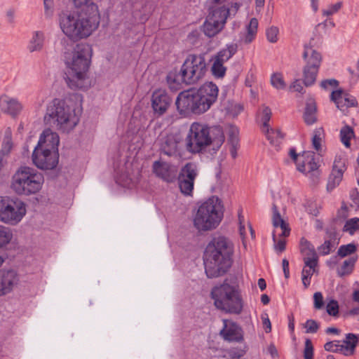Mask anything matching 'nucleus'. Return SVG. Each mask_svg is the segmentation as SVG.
<instances>
[{
  "label": "nucleus",
  "instance_id": "obj_53",
  "mask_svg": "<svg viewBox=\"0 0 359 359\" xmlns=\"http://www.w3.org/2000/svg\"><path fill=\"white\" fill-rule=\"evenodd\" d=\"M313 346L311 341L306 339L305 341V346L304 350V359H313Z\"/></svg>",
  "mask_w": 359,
  "mask_h": 359
},
{
  "label": "nucleus",
  "instance_id": "obj_9",
  "mask_svg": "<svg viewBox=\"0 0 359 359\" xmlns=\"http://www.w3.org/2000/svg\"><path fill=\"white\" fill-rule=\"evenodd\" d=\"M27 213L26 204L22 200L8 196H0V222L15 226Z\"/></svg>",
  "mask_w": 359,
  "mask_h": 359
},
{
  "label": "nucleus",
  "instance_id": "obj_44",
  "mask_svg": "<svg viewBox=\"0 0 359 359\" xmlns=\"http://www.w3.org/2000/svg\"><path fill=\"white\" fill-rule=\"evenodd\" d=\"M271 116V111L268 107H263L260 114V121L262 122V130H264L265 128H269V121Z\"/></svg>",
  "mask_w": 359,
  "mask_h": 359
},
{
  "label": "nucleus",
  "instance_id": "obj_15",
  "mask_svg": "<svg viewBox=\"0 0 359 359\" xmlns=\"http://www.w3.org/2000/svg\"><path fill=\"white\" fill-rule=\"evenodd\" d=\"M219 335L226 341L241 342L243 340L242 328L236 323L229 320H223V327Z\"/></svg>",
  "mask_w": 359,
  "mask_h": 359
},
{
  "label": "nucleus",
  "instance_id": "obj_23",
  "mask_svg": "<svg viewBox=\"0 0 359 359\" xmlns=\"http://www.w3.org/2000/svg\"><path fill=\"white\" fill-rule=\"evenodd\" d=\"M302 161L297 163V170L303 173H309L318 169V163L315 161L314 153L304 151L301 157Z\"/></svg>",
  "mask_w": 359,
  "mask_h": 359
},
{
  "label": "nucleus",
  "instance_id": "obj_30",
  "mask_svg": "<svg viewBox=\"0 0 359 359\" xmlns=\"http://www.w3.org/2000/svg\"><path fill=\"white\" fill-rule=\"evenodd\" d=\"M229 14V8L225 6L212 7L208 17L209 18H212L214 21H218L219 24L224 26Z\"/></svg>",
  "mask_w": 359,
  "mask_h": 359
},
{
  "label": "nucleus",
  "instance_id": "obj_19",
  "mask_svg": "<svg viewBox=\"0 0 359 359\" xmlns=\"http://www.w3.org/2000/svg\"><path fill=\"white\" fill-rule=\"evenodd\" d=\"M60 137L56 132L51 129L45 130L41 135L37 145L35 147L40 149H48V150L58 152Z\"/></svg>",
  "mask_w": 359,
  "mask_h": 359
},
{
  "label": "nucleus",
  "instance_id": "obj_8",
  "mask_svg": "<svg viewBox=\"0 0 359 359\" xmlns=\"http://www.w3.org/2000/svg\"><path fill=\"white\" fill-rule=\"evenodd\" d=\"M207 71L206 62L202 55H189L181 67L180 71L175 78L168 76V82L182 83L186 85H193L198 82Z\"/></svg>",
  "mask_w": 359,
  "mask_h": 359
},
{
  "label": "nucleus",
  "instance_id": "obj_57",
  "mask_svg": "<svg viewBox=\"0 0 359 359\" xmlns=\"http://www.w3.org/2000/svg\"><path fill=\"white\" fill-rule=\"evenodd\" d=\"M44 13L46 18H50L53 15V0H43Z\"/></svg>",
  "mask_w": 359,
  "mask_h": 359
},
{
  "label": "nucleus",
  "instance_id": "obj_61",
  "mask_svg": "<svg viewBox=\"0 0 359 359\" xmlns=\"http://www.w3.org/2000/svg\"><path fill=\"white\" fill-rule=\"evenodd\" d=\"M290 89H292L294 91L299 92L301 93H303L304 90V88L299 80H296L292 83V85L290 86Z\"/></svg>",
  "mask_w": 359,
  "mask_h": 359
},
{
  "label": "nucleus",
  "instance_id": "obj_24",
  "mask_svg": "<svg viewBox=\"0 0 359 359\" xmlns=\"http://www.w3.org/2000/svg\"><path fill=\"white\" fill-rule=\"evenodd\" d=\"M302 56L306 62L305 65L320 68L322 62V55L319 52L313 49L311 46H304V50Z\"/></svg>",
  "mask_w": 359,
  "mask_h": 359
},
{
  "label": "nucleus",
  "instance_id": "obj_3",
  "mask_svg": "<svg viewBox=\"0 0 359 359\" xmlns=\"http://www.w3.org/2000/svg\"><path fill=\"white\" fill-rule=\"evenodd\" d=\"M81 110L68 104L65 100L55 98L46 107L43 122L61 133L72 132L80 121Z\"/></svg>",
  "mask_w": 359,
  "mask_h": 359
},
{
  "label": "nucleus",
  "instance_id": "obj_60",
  "mask_svg": "<svg viewBox=\"0 0 359 359\" xmlns=\"http://www.w3.org/2000/svg\"><path fill=\"white\" fill-rule=\"evenodd\" d=\"M337 86L338 81L335 79H327L320 83V86L325 89H327L329 86L334 88Z\"/></svg>",
  "mask_w": 359,
  "mask_h": 359
},
{
  "label": "nucleus",
  "instance_id": "obj_54",
  "mask_svg": "<svg viewBox=\"0 0 359 359\" xmlns=\"http://www.w3.org/2000/svg\"><path fill=\"white\" fill-rule=\"evenodd\" d=\"M304 327L306 333H316L319 328V325L316 320L309 319L304 324Z\"/></svg>",
  "mask_w": 359,
  "mask_h": 359
},
{
  "label": "nucleus",
  "instance_id": "obj_4",
  "mask_svg": "<svg viewBox=\"0 0 359 359\" xmlns=\"http://www.w3.org/2000/svg\"><path fill=\"white\" fill-rule=\"evenodd\" d=\"M225 137L220 126L208 127L205 124L194 122L189 130L185 139V147L188 152L196 154L205 151L208 147L216 152L223 144Z\"/></svg>",
  "mask_w": 359,
  "mask_h": 359
},
{
  "label": "nucleus",
  "instance_id": "obj_64",
  "mask_svg": "<svg viewBox=\"0 0 359 359\" xmlns=\"http://www.w3.org/2000/svg\"><path fill=\"white\" fill-rule=\"evenodd\" d=\"M339 257L337 255V256H334L330 258L329 261L327 262V264L330 267H333L334 266L337 265L339 262Z\"/></svg>",
  "mask_w": 359,
  "mask_h": 359
},
{
  "label": "nucleus",
  "instance_id": "obj_31",
  "mask_svg": "<svg viewBox=\"0 0 359 359\" xmlns=\"http://www.w3.org/2000/svg\"><path fill=\"white\" fill-rule=\"evenodd\" d=\"M13 148L12 132L11 130L8 128L4 132L1 148L0 149V156L4 158L8 156Z\"/></svg>",
  "mask_w": 359,
  "mask_h": 359
},
{
  "label": "nucleus",
  "instance_id": "obj_29",
  "mask_svg": "<svg viewBox=\"0 0 359 359\" xmlns=\"http://www.w3.org/2000/svg\"><path fill=\"white\" fill-rule=\"evenodd\" d=\"M223 27L224 26L219 24L218 21H214L212 18H209L208 17H207L203 25V32L208 37L215 36Z\"/></svg>",
  "mask_w": 359,
  "mask_h": 359
},
{
  "label": "nucleus",
  "instance_id": "obj_22",
  "mask_svg": "<svg viewBox=\"0 0 359 359\" xmlns=\"http://www.w3.org/2000/svg\"><path fill=\"white\" fill-rule=\"evenodd\" d=\"M197 91L207 102V103L212 106L217 99L219 88L217 85L212 82H205L197 90Z\"/></svg>",
  "mask_w": 359,
  "mask_h": 359
},
{
  "label": "nucleus",
  "instance_id": "obj_33",
  "mask_svg": "<svg viewBox=\"0 0 359 359\" xmlns=\"http://www.w3.org/2000/svg\"><path fill=\"white\" fill-rule=\"evenodd\" d=\"M319 68L305 65L303 69V81L306 86L314 84L318 73Z\"/></svg>",
  "mask_w": 359,
  "mask_h": 359
},
{
  "label": "nucleus",
  "instance_id": "obj_13",
  "mask_svg": "<svg viewBox=\"0 0 359 359\" xmlns=\"http://www.w3.org/2000/svg\"><path fill=\"white\" fill-rule=\"evenodd\" d=\"M152 170L156 177L167 183H173L177 180L178 169L174 164L156 161L153 163Z\"/></svg>",
  "mask_w": 359,
  "mask_h": 359
},
{
  "label": "nucleus",
  "instance_id": "obj_11",
  "mask_svg": "<svg viewBox=\"0 0 359 359\" xmlns=\"http://www.w3.org/2000/svg\"><path fill=\"white\" fill-rule=\"evenodd\" d=\"M198 175L197 165L194 162L185 163L177 173L179 189L184 196H192L195 180Z\"/></svg>",
  "mask_w": 359,
  "mask_h": 359
},
{
  "label": "nucleus",
  "instance_id": "obj_46",
  "mask_svg": "<svg viewBox=\"0 0 359 359\" xmlns=\"http://www.w3.org/2000/svg\"><path fill=\"white\" fill-rule=\"evenodd\" d=\"M271 85L278 90L284 89L286 84L283 79V76L280 74H273L271 78Z\"/></svg>",
  "mask_w": 359,
  "mask_h": 359
},
{
  "label": "nucleus",
  "instance_id": "obj_35",
  "mask_svg": "<svg viewBox=\"0 0 359 359\" xmlns=\"http://www.w3.org/2000/svg\"><path fill=\"white\" fill-rule=\"evenodd\" d=\"M304 119L306 124L312 125L316 122V106L313 100H309L306 103Z\"/></svg>",
  "mask_w": 359,
  "mask_h": 359
},
{
  "label": "nucleus",
  "instance_id": "obj_6",
  "mask_svg": "<svg viewBox=\"0 0 359 359\" xmlns=\"http://www.w3.org/2000/svg\"><path fill=\"white\" fill-rule=\"evenodd\" d=\"M215 306L228 313L240 314L243 309V301L239 290L227 283L215 286L211 291Z\"/></svg>",
  "mask_w": 359,
  "mask_h": 359
},
{
  "label": "nucleus",
  "instance_id": "obj_50",
  "mask_svg": "<svg viewBox=\"0 0 359 359\" xmlns=\"http://www.w3.org/2000/svg\"><path fill=\"white\" fill-rule=\"evenodd\" d=\"M342 2L339 1L334 4L330 5L327 8L323 10V15L330 16L337 13L342 7Z\"/></svg>",
  "mask_w": 359,
  "mask_h": 359
},
{
  "label": "nucleus",
  "instance_id": "obj_45",
  "mask_svg": "<svg viewBox=\"0 0 359 359\" xmlns=\"http://www.w3.org/2000/svg\"><path fill=\"white\" fill-rule=\"evenodd\" d=\"M229 142L233 148L238 144V129L236 126H230L228 131Z\"/></svg>",
  "mask_w": 359,
  "mask_h": 359
},
{
  "label": "nucleus",
  "instance_id": "obj_25",
  "mask_svg": "<svg viewBox=\"0 0 359 359\" xmlns=\"http://www.w3.org/2000/svg\"><path fill=\"white\" fill-rule=\"evenodd\" d=\"M359 343V334L348 333L341 342V353L344 355H352L355 351V347Z\"/></svg>",
  "mask_w": 359,
  "mask_h": 359
},
{
  "label": "nucleus",
  "instance_id": "obj_21",
  "mask_svg": "<svg viewBox=\"0 0 359 359\" xmlns=\"http://www.w3.org/2000/svg\"><path fill=\"white\" fill-rule=\"evenodd\" d=\"M0 107L2 111L13 116L18 115L22 109V104L17 99L6 95L0 97Z\"/></svg>",
  "mask_w": 359,
  "mask_h": 359
},
{
  "label": "nucleus",
  "instance_id": "obj_63",
  "mask_svg": "<svg viewBox=\"0 0 359 359\" xmlns=\"http://www.w3.org/2000/svg\"><path fill=\"white\" fill-rule=\"evenodd\" d=\"M283 273L285 278H288L290 276L289 271V262L286 259H283L282 262Z\"/></svg>",
  "mask_w": 359,
  "mask_h": 359
},
{
  "label": "nucleus",
  "instance_id": "obj_42",
  "mask_svg": "<svg viewBox=\"0 0 359 359\" xmlns=\"http://www.w3.org/2000/svg\"><path fill=\"white\" fill-rule=\"evenodd\" d=\"M223 62L213 58V63L211 67L212 74L217 78H222L224 76L226 68L224 66Z\"/></svg>",
  "mask_w": 359,
  "mask_h": 359
},
{
  "label": "nucleus",
  "instance_id": "obj_52",
  "mask_svg": "<svg viewBox=\"0 0 359 359\" xmlns=\"http://www.w3.org/2000/svg\"><path fill=\"white\" fill-rule=\"evenodd\" d=\"M341 341H328L324 345V348L327 351L341 353Z\"/></svg>",
  "mask_w": 359,
  "mask_h": 359
},
{
  "label": "nucleus",
  "instance_id": "obj_40",
  "mask_svg": "<svg viewBox=\"0 0 359 359\" xmlns=\"http://www.w3.org/2000/svg\"><path fill=\"white\" fill-rule=\"evenodd\" d=\"M300 252L303 257L317 255L314 246L304 238L300 240Z\"/></svg>",
  "mask_w": 359,
  "mask_h": 359
},
{
  "label": "nucleus",
  "instance_id": "obj_20",
  "mask_svg": "<svg viewBox=\"0 0 359 359\" xmlns=\"http://www.w3.org/2000/svg\"><path fill=\"white\" fill-rule=\"evenodd\" d=\"M331 100L335 103L337 107L341 111H344L348 107H354L357 104L354 97L341 90L332 91Z\"/></svg>",
  "mask_w": 359,
  "mask_h": 359
},
{
  "label": "nucleus",
  "instance_id": "obj_14",
  "mask_svg": "<svg viewBox=\"0 0 359 359\" xmlns=\"http://www.w3.org/2000/svg\"><path fill=\"white\" fill-rule=\"evenodd\" d=\"M182 137L177 133H170L161 139L160 149L168 156L180 155Z\"/></svg>",
  "mask_w": 359,
  "mask_h": 359
},
{
  "label": "nucleus",
  "instance_id": "obj_7",
  "mask_svg": "<svg viewBox=\"0 0 359 359\" xmlns=\"http://www.w3.org/2000/svg\"><path fill=\"white\" fill-rule=\"evenodd\" d=\"M223 217L221 201L212 196L199 205L194 217V226L199 231L216 228Z\"/></svg>",
  "mask_w": 359,
  "mask_h": 359
},
{
  "label": "nucleus",
  "instance_id": "obj_26",
  "mask_svg": "<svg viewBox=\"0 0 359 359\" xmlns=\"http://www.w3.org/2000/svg\"><path fill=\"white\" fill-rule=\"evenodd\" d=\"M273 216L272 223L275 229L280 227L281 233L278 236L287 237L290 235V229L288 224L282 218L276 204L272 206Z\"/></svg>",
  "mask_w": 359,
  "mask_h": 359
},
{
  "label": "nucleus",
  "instance_id": "obj_48",
  "mask_svg": "<svg viewBox=\"0 0 359 359\" xmlns=\"http://www.w3.org/2000/svg\"><path fill=\"white\" fill-rule=\"evenodd\" d=\"M279 29L277 27L271 26L268 28L266 31V36L267 40L270 43H276L278 40Z\"/></svg>",
  "mask_w": 359,
  "mask_h": 359
},
{
  "label": "nucleus",
  "instance_id": "obj_37",
  "mask_svg": "<svg viewBox=\"0 0 359 359\" xmlns=\"http://www.w3.org/2000/svg\"><path fill=\"white\" fill-rule=\"evenodd\" d=\"M323 137L324 130L322 128H318L314 130L312 137V145L313 149L320 155L323 151L321 144Z\"/></svg>",
  "mask_w": 359,
  "mask_h": 359
},
{
  "label": "nucleus",
  "instance_id": "obj_1",
  "mask_svg": "<svg viewBox=\"0 0 359 359\" xmlns=\"http://www.w3.org/2000/svg\"><path fill=\"white\" fill-rule=\"evenodd\" d=\"M92 50L86 43L76 45L72 53L65 55V64L67 67L65 81L73 90H87L91 85L87 75L89 69Z\"/></svg>",
  "mask_w": 359,
  "mask_h": 359
},
{
  "label": "nucleus",
  "instance_id": "obj_39",
  "mask_svg": "<svg viewBox=\"0 0 359 359\" xmlns=\"http://www.w3.org/2000/svg\"><path fill=\"white\" fill-rule=\"evenodd\" d=\"M355 136L353 128L348 126H344L340 130V139L344 145L349 148L351 140Z\"/></svg>",
  "mask_w": 359,
  "mask_h": 359
},
{
  "label": "nucleus",
  "instance_id": "obj_10",
  "mask_svg": "<svg viewBox=\"0 0 359 359\" xmlns=\"http://www.w3.org/2000/svg\"><path fill=\"white\" fill-rule=\"evenodd\" d=\"M175 104L181 114L192 112L200 114L208 111L211 107L195 90L181 92L176 99Z\"/></svg>",
  "mask_w": 359,
  "mask_h": 359
},
{
  "label": "nucleus",
  "instance_id": "obj_59",
  "mask_svg": "<svg viewBox=\"0 0 359 359\" xmlns=\"http://www.w3.org/2000/svg\"><path fill=\"white\" fill-rule=\"evenodd\" d=\"M262 320L263 327L265 330L266 333H269L271 331V321L269 318L268 314L264 313L262 315Z\"/></svg>",
  "mask_w": 359,
  "mask_h": 359
},
{
  "label": "nucleus",
  "instance_id": "obj_51",
  "mask_svg": "<svg viewBox=\"0 0 359 359\" xmlns=\"http://www.w3.org/2000/svg\"><path fill=\"white\" fill-rule=\"evenodd\" d=\"M327 313L332 316H337L339 313V304L336 300L330 301L326 306Z\"/></svg>",
  "mask_w": 359,
  "mask_h": 359
},
{
  "label": "nucleus",
  "instance_id": "obj_12",
  "mask_svg": "<svg viewBox=\"0 0 359 359\" xmlns=\"http://www.w3.org/2000/svg\"><path fill=\"white\" fill-rule=\"evenodd\" d=\"M59 154L48 149L35 147L32 153L33 163L41 170H52L58 163Z\"/></svg>",
  "mask_w": 359,
  "mask_h": 359
},
{
  "label": "nucleus",
  "instance_id": "obj_18",
  "mask_svg": "<svg viewBox=\"0 0 359 359\" xmlns=\"http://www.w3.org/2000/svg\"><path fill=\"white\" fill-rule=\"evenodd\" d=\"M345 170L344 159L340 156H337L334 161L332 174L329 178L327 187L328 191H331L340 183Z\"/></svg>",
  "mask_w": 359,
  "mask_h": 359
},
{
  "label": "nucleus",
  "instance_id": "obj_32",
  "mask_svg": "<svg viewBox=\"0 0 359 359\" xmlns=\"http://www.w3.org/2000/svg\"><path fill=\"white\" fill-rule=\"evenodd\" d=\"M238 50V46L236 43H230L226 46V48L219 50L214 57L215 60L225 63L227 62Z\"/></svg>",
  "mask_w": 359,
  "mask_h": 359
},
{
  "label": "nucleus",
  "instance_id": "obj_62",
  "mask_svg": "<svg viewBox=\"0 0 359 359\" xmlns=\"http://www.w3.org/2000/svg\"><path fill=\"white\" fill-rule=\"evenodd\" d=\"M238 221H239V231L241 236L244 237L246 234L245 226L243 224L244 222V217L242 216L240 213L238 215Z\"/></svg>",
  "mask_w": 359,
  "mask_h": 359
},
{
  "label": "nucleus",
  "instance_id": "obj_36",
  "mask_svg": "<svg viewBox=\"0 0 359 359\" xmlns=\"http://www.w3.org/2000/svg\"><path fill=\"white\" fill-rule=\"evenodd\" d=\"M263 132L265 133L267 140L270 144L275 147H278L283 139V134L279 129L273 130L269 128H265Z\"/></svg>",
  "mask_w": 359,
  "mask_h": 359
},
{
  "label": "nucleus",
  "instance_id": "obj_55",
  "mask_svg": "<svg viewBox=\"0 0 359 359\" xmlns=\"http://www.w3.org/2000/svg\"><path fill=\"white\" fill-rule=\"evenodd\" d=\"M273 241L274 242L275 250L278 252H282L285 250L286 241L283 238L277 240L276 230L273 232Z\"/></svg>",
  "mask_w": 359,
  "mask_h": 359
},
{
  "label": "nucleus",
  "instance_id": "obj_17",
  "mask_svg": "<svg viewBox=\"0 0 359 359\" xmlns=\"http://www.w3.org/2000/svg\"><path fill=\"white\" fill-rule=\"evenodd\" d=\"M18 281V275L15 270H0V296L11 292Z\"/></svg>",
  "mask_w": 359,
  "mask_h": 359
},
{
  "label": "nucleus",
  "instance_id": "obj_41",
  "mask_svg": "<svg viewBox=\"0 0 359 359\" xmlns=\"http://www.w3.org/2000/svg\"><path fill=\"white\" fill-rule=\"evenodd\" d=\"M13 233L11 230L0 224V250L5 248L12 240Z\"/></svg>",
  "mask_w": 359,
  "mask_h": 359
},
{
  "label": "nucleus",
  "instance_id": "obj_43",
  "mask_svg": "<svg viewBox=\"0 0 359 359\" xmlns=\"http://www.w3.org/2000/svg\"><path fill=\"white\" fill-rule=\"evenodd\" d=\"M343 230L350 235H353L359 230V218L353 217L348 219L344 226Z\"/></svg>",
  "mask_w": 359,
  "mask_h": 359
},
{
  "label": "nucleus",
  "instance_id": "obj_5",
  "mask_svg": "<svg viewBox=\"0 0 359 359\" xmlns=\"http://www.w3.org/2000/svg\"><path fill=\"white\" fill-rule=\"evenodd\" d=\"M44 183L43 175L33 168L20 166L13 174L10 187L18 196H30L40 192Z\"/></svg>",
  "mask_w": 359,
  "mask_h": 359
},
{
  "label": "nucleus",
  "instance_id": "obj_16",
  "mask_svg": "<svg viewBox=\"0 0 359 359\" xmlns=\"http://www.w3.org/2000/svg\"><path fill=\"white\" fill-rule=\"evenodd\" d=\"M171 98L165 90H156L151 96V107L154 114L157 116L164 114L171 104Z\"/></svg>",
  "mask_w": 359,
  "mask_h": 359
},
{
  "label": "nucleus",
  "instance_id": "obj_38",
  "mask_svg": "<svg viewBox=\"0 0 359 359\" xmlns=\"http://www.w3.org/2000/svg\"><path fill=\"white\" fill-rule=\"evenodd\" d=\"M358 250L357 245L353 243L339 246L337 250V255L340 259L348 256L355 255Z\"/></svg>",
  "mask_w": 359,
  "mask_h": 359
},
{
  "label": "nucleus",
  "instance_id": "obj_49",
  "mask_svg": "<svg viewBox=\"0 0 359 359\" xmlns=\"http://www.w3.org/2000/svg\"><path fill=\"white\" fill-rule=\"evenodd\" d=\"M303 260L304 262V268H309L311 269H313L316 271V269L318 266V255L311 256V257H303Z\"/></svg>",
  "mask_w": 359,
  "mask_h": 359
},
{
  "label": "nucleus",
  "instance_id": "obj_56",
  "mask_svg": "<svg viewBox=\"0 0 359 359\" xmlns=\"http://www.w3.org/2000/svg\"><path fill=\"white\" fill-rule=\"evenodd\" d=\"M313 305L316 309H320L324 305L323 297L320 292H316L313 294Z\"/></svg>",
  "mask_w": 359,
  "mask_h": 359
},
{
  "label": "nucleus",
  "instance_id": "obj_58",
  "mask_svg": "<svg viewBox=\"0 0 359 359\" xmlns=\"http://www.w3.org/2000/svg\"><path fill=\"white\" fill-rule=\"evenodd\" d=\"M332 244L330 241H325L319 248L318 250L323 255H327L330 254L331 251Z\"/></svg>",
  "mask_w": 359,
  "mask_h": 359
},
{
  "label": "nucleus",
  "instance_id": "obj_2",
  "mask_svg": "<svg viewBox=\"0 0 359 359\" xmlns=\"http://www.w3.org/2000/svg\"><path fill=\"white\" fill-rule=\"evenodd\" d=\"M233 252V243L224 237L214 238L204 252V265L207 276L216 278L224 274L230 268Z\"/></svg>",
  "mask_w": 359,
  "mask_h": 359
},
{
  "label": "nucleus",
  "instance_id": "obj_34",
  "mask_svg": "<svg viewBox=\"0 0 359 359\" xmlns=\"http://www.w3.org/2000/svg\"><path fill=\"white\" fill-rule=\"evenodd\" d=\"M258 29V20L255 18L250 19L248 25L246 27V34L243 38L245 43H250L254 41L256 37Z\"/></svg>",
  "mask_w": 359,
  "mask_h": 359
},
{
  "label": "nucleus",
  "instance_id": "obj_27",
  "mask_svg": "<svg viewBox=\"0 0 359 359\" xmlns=\"http://www.w3.org/2000/svg\"><path fill=\"white\" fill-rule=\"evenodd\" d=\"M44 43V34L41 31H35L28 43L27 49L30 53L42 50Z\"/></svg>",
  "mask_w": 359,
  "mask_h": 359
},
{
  "label": "nucleus",
  "instance_id": "obj_28",
  "mask_svg": "<svg viewBox=\"0 0 359 359\" xmlns=\"http://www.w3.org/2000/svg\"><path fill=\"white\" fill-rule=\"evenodd\" d=\"M358 255H355L345 259L340 266L337 269V273L339 276L344 277L352 273L355 264L358 260Z\"/></svg>",
  "mask_w": 359,
  "mask_h": 359
},
{
  "label": "nucleus",
  "instance_id": "obj_47",
  "mask_svg": "<svg viewBox=\"0 0 359 359\" xmlns=\"http://www.w3.org/2000/svg\"><path fill=\"white\" fill-rule=\"evenodd\" d=\"M316 272L313 269L303 268L302 271V283L305 288H307L311 283V278Z\"/></svg>",
  "mask_w": 359,
  "mask_h": 359
}]
</instances>
